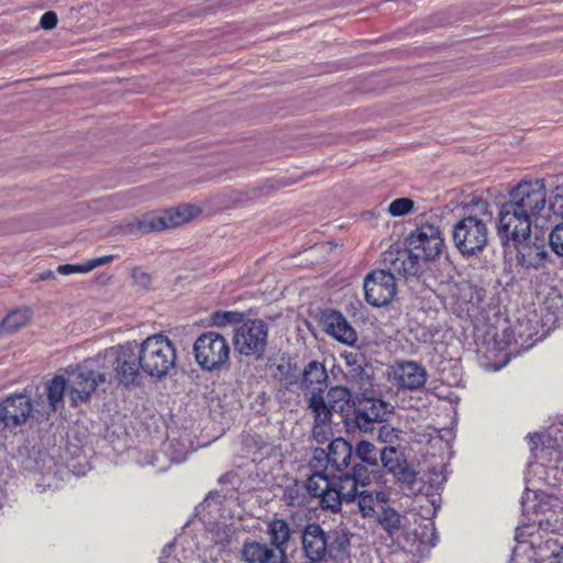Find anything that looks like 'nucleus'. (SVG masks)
Instances as JSON below:
<instances>
[{"label": "nucleus", "mask_w": 563, "mask_h": 563, "mask_svg": "<svg viewBox=\"0 0 563 563\" xmlns=\"http://www.w3.org/2000/svg\"><path fill=\"white\" fill-rule=\"evenodd\" d=\"M177 358L175 344L163 334L147 336L141 343L128 341L113 345L100 356L106 367H112L117 384L123 387L136 385L141 373L156 379L168 376Z\"/></svg>", "instance_id": "1"}, {"label": "nucleus", "mask_w": 563, "mask_h": 563, "mask_svg": "<svg viewBox=\"0 0 563 563\" xmlns=\"http://www.w3.org/2000/svg\"><path fill=\"white\" fill-rule=\"evenodd\" d=\"M103 351L92 360H87L82 366L68 367L64 374L46 383V404L38 409L42 416H51L64 408L65 395L73 406H78L90 400L98 385L115 380L112 367H106L100 360Z\"/></svg>", "instance_id": "2"}, {"label": "nucleus", "mask_w": 563, "mask_h": 563, "mask_svg": "<svg viewBox=\"0 0 563 563\" xmlns=\"http://www.w3.org/2000/svg\"><path fill=\"white\" fill-rule=\"evenodd\" d=\"M395 479L411 492L427 496V515L434 517L440 508L438 490L446 482L443 466H431L429 460H379Z\"/></svg>", "instance_id": "3"}, {"label": "nucleus", "mask_w": 563, "mask_h": 563, "mask_svg": "<svg viewBox=\"0 0 563 563\" xmlns=\"http://www.w3.org/2000/svg\"><path fill=\"white\" fill-rule=\"evenodd\" d=\"M22 471L31 476L40 493L59 488L62 482L81 477L92 467L88 460H22Z\"/></svg>", "instance_id": "4"}, {"label": "nucleus", "mask_w": 563, "mask_h": 563, "mask_svg": "<svg viewBox=\"0 0 563 563\" xmlns=\"http://www.w3.org/2000/svg\"><path fill=\"white\" fill-rule=\"evenodd\" d=\"M478 214H470L453 227V242L463 255H475L482 252L488 242L487 223L492 219L486 201L475 203Z\"/></svg>", "instance_id": "5"}, {"label": "nucleus", "mask_w": 563, "mask_h": 563, "mask_svg": "<svg viewBox=\"0 0 563 563\" xmlns=\"http://www.w3.org/2000/svg\"><path fill=\"white\" fill-rule=\"evenodd\" d=\"M393 410L390 402L365 389L353 400V410L345 415L344 424L349 431L372 432L377 423L387 420Z\"/></svg>", "instance_id": "6"}, {"label": "nucleus", "mask_w": 563, "mask_h": 563, "mask_svg": "<svg viewBox=\"0 0 563 563\" xmlns=\"http://www.w3.org/2000/svg\"><path fill=\"white\" fill-rule=\"evenodd\" d=\"M505 202L515 210L529 216L541 227L547 221L549 207L543 179L522 180L509 191Z\"/></svg>", "instance_id": "7"}, {"label": "nucleus", "mask_w": 563, "mask_h": 563, "mask_svg": "<svg viewBox=\"0 0 563 563\" xmlns=\"http://www.w3.org/2000/svg\"><path fill=\"white\" fill-rule=\"evenodd\" d=\"M200 213L194 205H181L174 209L151 211L133 220L126 227L128 233H150L181 225Z\"/></svg>", "instance_id": "8"}, {"label": "nucleus", "mask_w": 563, "mask_h": 563, "mask_svg": "<svg viewBox=\"0 0 563 563\" xmlns=\"http://www.w3.org/2000/svg\"><path fill=\"white\" fill-rule=\"evenodd\" d=\"M192 351L197 364L207 372L221 371L231 354L228 340L216 331L200 334L194 343Z\"/></svg>", "instance_id": "9"}, {"label": "nucleus", "mask_w": 563, "mask_h": 563, "mask_svg": "<svg viewBox=\"0 0 563 563\" xmlns=\"http://www.w3.org/2000/svg\"><path fill=\"white\" fill-rule=\"evenodd\" d=\"M268 339V325L261 319L242 321L234 330L233 344L244 356H263Z\"/></svg>", "instance_id": "10"}, {"label": "nucleus", "mask_w": 563, "mask_h": 563, "mask_svg": "<svg viewBox=\"0 0 563 563\" xmlns=\"http://www.w3.org/2000/svg\"><path fill=\"white\" fill-rule=\"evenodd\" d=\"M541 227L529 216L503 202L498 212L497 233L504 245L530 239L531 228Z\"/></svg>", "instance_id": "11"}, {"label": "nucleus", "mask_w": 563, "mask_h": 563, "mask_svg": "<svg viewBox=\"0 0 563 563\" xmlns=\"http://www.w3.org/2000/svg\"><path fill=\"white\" fill-rule=\"evenodd\" d=\"M407 247L421 262L435 261L444 251L445 243L439 227L423 223L407 240Z\"/></svg>", "instance_id": "12"}, {"label": "nucleus", "mask_w": 563, "mask_h": 563, "mask_svg": "<svg viewBox=\"0 0 563 563\" xmlns=\"http://www.w3.org/2000/svg\"><path fill=\"white\" fill-rule=\"evenodd\" d=\"M45 404L46 397H41L35 402V407H33L30 398L23 394L7 397L0 402V429L15 428L25 423L32 412H36L41 418H47L48 416H42L38 411Z\"/></svg>", "instance_id": "13"}, {"label": "nucleus", "mask_w": 563, "mask_h": 563, "mask_svg": "<svg viewBox=\"0 0 563 563\" xmlns=\"http://www.w3.org/2000/svg\"><path fill=\"white\" fill-rule=\"evenodd\" d=\"M365 300L373 307L388 305L396 295L395 276L385 269L373 271L364 278Z\"/></svg>", "instance_id": "14"}, {"label": "nucleus", "mask_w": 563, "mask_h": 563, "mask_svg": "<svg viewBox=\"0 0 563 563\" xmlns=\"http://www.w3.org/2000/svg\"><path fill=\"white\" fill-rule=\"evenodd\" d=\"M328 373L323 364L309 362L301 376L299 386L306 391L308 407H311L312 399H320L324 404V391L328 388Z\"/></svg>", "instance_id": "15"}, {"label": "nucleus", "mask_w": 563, "mask_h": 563, "mask_svg": "<svg viewBox=\"0 0 563 563\" xmlns=\"http://www.w3.org/2000/svg\"><path fill=\"white\" fill-rule=\"evenodd\" d=\"M389 379L399 388L417 390L421 388L427 380V371L416 362H397L389 368Z\"/></svg>", "instance_id": "16"}, {"label": "nucleus", "mask_w": 563, "mask_h": 563, "mask_svg": "<svg viewBox=\"0 0 563 563\" xmlns=\"http://www.w3.org/2000/svg\"><path fill=\"white\" fill-rule=\"evenodd\" d=\"M325 530L318 523H309L301 534L302 551L309 562H320L329 555Z\"/></svg>", "instance_id": "17"}, {"label": "nucleus", "mask_w": 563, "mask_h": 563, "mask_svg": "<svg viewBox=\"0 0 563 563\" xmlns=\"http://www.w3.org/2000/svg\"><path fill=\"white\" fill-rule=\"evenodd\" d=\"M545 474L547 468L542 463H540L538 460L529 461L525 475L527 483L526 492L523 493L520 501L523 515L534 514L538 511L539 505L536 503V499L537 490L539 488L534 483L543 481Z\"/></svg>", "instance_id": "18"}, {"label": "nucleus", "mask_w": 563, "mask_h": 563, "mask_svg": "<svg viewBox=\"0 0 563 563\" xmlns=\"http://www.w3.org/2000/svg\"><path fill=\"white\" fill-rule=\"evenodd\" d=\"M515 246L516 263L523 271H538L542 268L548 258V252L543 245L531 243L529 240L511 242Z\"/></svg>", "instance_id": "19"}, {"label": "nucleus", "mask_w": 563, "mask_h": 563, "mask_svg": "<svg viewBox=\"0 0 563 563\" xmlns=\"http://www.w3.org/2000/svg\"><path fill=\"white\" fill-rule=\"evenodd\" d=\"M285 553L264 542L246 540L241 549V560L245 563H285Z\"/></svg>", "instance_id": "20"}, {"label": "nucleus", "mask_w": 563, "mask_h": 563, "mask_svg": "<svg viewBox=\"0 0 563 563\" xmlns=\"http://www.w3.org/2000/svg\"><path fill=\"white\" fill-rule=\"evenodd\" d=\"M384 262L389 264L388 272L406 278L416 276L421 269V261L413 256L408 247L387 252Z\"/></svg>", "instance_id": "21"}, {"label": "nucleus", "mask_w": 563, "mask_h": 563, "mask_svg": "<svg viewBox=\"0 0 563 563\" xmlns=\"http://www.w3.org/2000/svg\"><path fill=\"white\" fill-rule=\"evenodd\" d=\"M328 463L333 462L336 466L338 474H333L330 476V482H327V485L334 486L338 492L341 494V498L345 499V503H351L356 499L358 494V485L357 479L350 475V472L343 471L341 466L349 467L351 460H341L339 463L338 460H325Z\"/></svg>", "instance_id": "22"}, {"label": "nucleus", "mask_w": 563, "mask_h": 563, "mask_svg": "<svg viewBox=\"0 0 563 563\" xmlns=\"http://www.w3.org/2000/svg\"><path fill=\"white\" fill-rule=\"evenodd\" d=\"M323 325L329 335L342 343L353 344L357 339L355 330L349 324L341 312L331 311L324 314Z\"/></svg>", "instance_id": "23"}, {"label": "nucleus", "mask_w": 563, "mask_h": 563, "mask_svg": "<svg viewBox=\"0 0 563 563\" xmlns=\"http://www.w3.org/2000/svg\"><path fill=\"white\" fill-rule=\"evenodd\" d=\"M530 452L532 455L551 456L560 453L561 443L556 437V429H550L544 432H534L528 434Z\"/></svg>", "instance_id": "24"}, {"label": "nucleus", "mask_w": 563, "mask_h": 563, "mask_svg": "<svg viewBox=\"0 0 563 563\" xmlns=\"http://www.w3.org/2000/svg\"><path fill=\"white\" fill-rule=\"evenodd\" d=\"M314 419L312 434L314 440L322 444L329 441L331 434V412L327 409L320 399H312L311 407H308Z\"/></svg>", "instance_id": "25"}, {"label": "nucleus", "mask_w": 563, "mask_h": 563, "mask_svg": "<svg viewBox=\"0 0 563 563\" xmlns=\"http://www.w3.org/2000/svg\"><path fill=\"white\" fill-rule=\"evenodd\" d=\"M267 532L271 539V547L286 554V547L290 539L288 523L283 519H274L269 522Z\"/></svg>", "instance_id": "26"}, {"label": "nucleus", "mask_w": 563, "mask_h": 563, "mask_svg": "<svg viewBox=\"0 0 563 563\" xmlns=\"http://www.w3.org/2000/svg\"><path fill=\"white\" fill-rule=\"evenodd\" d=\"M196 544L192 538H189L187 536L181 537L177 543H168L166 544L161 553L159 556V563H166L164 560L168 559L170 554L173 553L175 547L181 545L183 547V554L181 559L188 563H194L195 558L198 559L201 556L200 554V548L197 544L196 550L192 549V545Z\"/></svg>", "instance_id": "27"}, {"label": "nucleus", "mask_w": 563, "mask_h": 563, "mask_svg": "<svg viewBox=\"0 0 563 563\" xmlns=\"http://www.w3.org/2000/svg\"><path fill=\"white\" fill-rule=\"evenodd\" d=\"M233 533L232 526L217 522L212 528L207 529V539L213 543V548H217L218 552H222L229 547Z\"/></svg>", "instance_id": "28"}, {"label": "nucleus", "mask_w": 563, "mask_h": 563, "mask_svg": "<svg viewBox=\"0 0 563 563\" xmlns=\"http://www.w3.org/2000/svg\"><path fill=\"white\" fill-rule=\"evenodd\" d=\"M327 542L329 544V556L344 554L350 548V533L343 529H332L325 531Z\"/></svg>", "instance_id": "29"}, {"label": "nucleus", "mask_w": 563, "mask_h": 563, "mask_svg": "<svg viewBox=\"0 0 563 563\" xmlns=\"http://www.w3.org/2000/svg\"><path fill=\"white\" fill-rule=\"evenodd\" d=\"M350 401V390L343 386H334L328 390L324 406L332 415L334 411H343L349 406Z\"/></svg>", "instance_id": "30"}, {"label": "nucleus", "mask_w": 563, "mask_h": 563, "mask_svg": "<svg viewBox=\"0 0 563 563\" xmlns=\"http://www.w3.org/2000/svg\"><path fill=\"white\" fill-rule=\"evenodd\" d=\"M112 260H113L112 255H107V256H101V257H96V258L89 260L82 264L59 265L57 268V272L62 275L86 274V273L93 271L98 266L109 264Z\"/></svg>", "instance_id": "31"}, {"label": "nucleus", "mask_w": 563, "mask_h": 563, "mask_svg": "<svg viewBox=\"0 0 563 563\" xmlns=\"http://www.w3.org/2000/svg\"><path fill=\"white\" fill-rule=\"evenodd\" d=\"M379 526L390 536L398 533L401 528L400 515L391 507L382 506L377 515Z\"/></svg>", "instance_id": "32"}, {"label": "nucleus", "mask_w": 563, "mask_h": 563, "mask_svg": "<svg viewBox=\"0 0 563 563\" xmlns=\"http://www.w3.org/2000/svg\"><path fill=\"white\" fill-rule=\"evenodd\" d=\"M343 501H345V499L341 498V494L334 486H323V492L320 495V505L322 509L331 510L332 512H338L341 510Z\"/></svg>", "instance_id": "33"}, {"label": "nucleus", "mask_w": 563, "mask_h": 563, "mask_svg": "<svg viewBox=\"0 0 563 563\" xmlns=\"http://www.w3.org/2000/svg\"><path fill=\"white\" fill-rule=\"evenodd\" d=\"M31 318L30 309L16 310L9 313L2 321V329L4 331H16L23 327Z\"/></svg>", "instance_id": "34"}, {"label": "nucleus", "mask_w": 563, "mask_h": 563, "mask_svg": "<svg viewBox=\"0 0 563 563\" xmlns=\"http://www.w3.org/2000/svg\"><path fill=\"white\" fill-rule=\"evenodd\" d=\"M324 457H352V445L343 438L334 439L328 444Z\"/></svg>", "instance_id": "35"}, {"label": "nucleus", "mask_w": 563, "mask_h": 563, "mask_svg": "<svg viewBox=\"0 0 563 563\" xmlns=\"http://www.w3.org/2000/svg\"><path fill=\"white\" fill-rule=\"evenodd\" d=\"M243 314L236 311H216L210 317V323L214 327H225L242 322Z\"/></svg>", "instance_id": "36"}, {"label": "nucleus", "mask_w": 563, "mask_h": 563, "mask_svg": "<svg viewBox=\"0 0 563 563\" xmlns=\"http://www.w3.org/2000/svg\"><path fill=\"white\" fill-rule=\"evenodd\" d=\"M357 498V506L360 509V512L363 517H372L375 514V501H374V493L363 490L360 492L356 496Z\"/></svg>", "instance_id": "37"}, {"label": "nucleus", "mask_w": 563, "mask_h": 563, "mask_svg": "<svg viewBox=\"0 0 563 563\" xmlns=\"http://www.w3.org/2000/svg\"><path fill=\"white\" fill-rule=\"evenodd\" d=\"M330 482V475L321 472L313 473L307 482V489L314 497H320L323 492V486Z\"/></svg>", "instance_id": "38"}, {"label": "nucleus", "mask_w": 563, "mask_h": 563, "mask_svg": "<svg viewBox=\"0 0 563 563\" xmlns=\"http://www.w3.org/2000/svg\"><path fill=\"white\" fill-rule=\"evenodd\" d=\"M412 209L413 201L410 198L395 199L388 206V212L393 217H401L408 214Z\"/></svg>", "instance_id": "39"}, {"label": "nucleus", "mask_w": 563, "mask_h": 563, "mask_svg": "<svg viewBox=\"0 0 563 563\" xmlns=\"http://www.w3.org/2000/svg\"><path fill=\"white\" fill-rule=\"evenodd\" d=\"M8 460H0V509L8 503L9 497L3 486L12 477V470L7 466Z\"/></svg>", "instance_id": "40"}, {"label": "nucleus", "mask_w": 563, "mask_h": 563, "mask_svg": "<svg viewBox=\"0 0 563 563\" xmlns=\"http://www.w3.org/2000/svg\"><path fill=\"white\" fill-rule=\"evenodd\" d=\"M549 243L551 250L558 255L563 257V222L555 225L550 235Z\"/></svg>", "instance_id": "41"}, {"label": "nucleus", "mask_w": 563, "mask_h": 563, "mask_svg": "<svg viewBox=\"0 0 563 563\" xmlns=\"http://www.w3.org/2000/svg\"><path fill=\"white\" fill-rule=\"evenodd\" d=\"M417 536L420 538L421 543H427L431 547H434L438 541L435 527L432 521H429L427 525H424L422 531L417 532Z\"/></svg>", "instance_id": "42"}, {"label": "nucleus", "mask_w": 563, "mask_h": 563, "mask_svg": "<svg viewBox=\"0 0 563 563\" xmlns=\"http://www.w3.org/2000/svg\"><path fill=\"white\" fill-rule=\"evenodd\" d=\"M350 475L357 479L358 486H367L371 483V475L364 464H355L350 472Z\"/></svg>", "instance_id": "43"}, {"label": "nucleus", "mask_w": 563, "mask_h": 563, "mask_svg": "<svg viewBox=\"0 0 563 563\" xmlns=\"http://www.w3.org/2000/svg\"><path fill=\"white\" fill-rule=\"evenodd\" d=\"M156 461L157 460H137V465L141 468H150V472H148L150 474H158V473L167 471L170 467L172 462L180 463L184 460H170L169 463H165L164 465H161L157 468H156V464H155Z\"/></svg>", "instance_id": "44"}, {"label": "nucleus", "mask_w": 563, "mask_h": 563, "mask_svg": "<svg viewBox=\"0 0 563 563\" xmlns=\"http://www.w3.org/2000/svg\"><path fill=\"white\" fill-rule=\"evenodd\" d=\"M563 217V185L558 186L554 191L553 199L550 202L549 210Z\"/></svg>", "instance_id": "45"}, {"label": "nucleus", "mask_w": 563, "mask_h": 563, "mask_svg": "<svg viewBox=\"0 0 563 563\" xmlns=\"http://www.w3.org/2000/svg\"><path fill=\"white\" fill-rule=\"evenodd\" d=\"M398 439L397 431L390 426H382L378 432V440L383 443H394Z\"/></svg>", "instance_id": "46"}, {"label": "nucleus", "mask_w": 563, "mask_h": 563, "mask_svg": "<svg viewBox=\"0 0 563 563\" xmlns=\"http://www.w3.org/2000/svg\"><path fill=\"white\" fill-rule=\"evenodd\" d=\"M57 22H58L57 14L53 11H47L42 15L40 25L44 30H52L57 25Z\"/></svg>", "instance_id": "47"}, {"label": "nucleus", "mask_w": 563, "mask_h": 563, "mask_svg": "<svg viewBox=\"0 0 563 563\" xmlns=\"http://www.w3.org/2000/svg\"><path fill=\"white\" fill-rule=\"evenodd\" d=\"M374 450V445L368 441H361L356 446V457H367Z\"/></svg>", "instance_id": "48"}, {"label": "nucleus", "mask_w": 563, "mask_h": 563, "mask_svg": "<svg viewBox=\"0 0 563 563\" xmlns=\"http://www.w3.org/2000/svg\"><path fill=\"white\" fill-rule=\"evenodd\" d=\"M133 278L144 287H146L151 282L150 275L139 269L133 272Z\"/></svg>", "instance_id": "49"}, {"label": "nucleus", "mask_w": 563, "mask_h": 563, "mask_svg": "<svg viewBox=\"0 0 563 563\" xmlns=\"http://www.w3.org/2000/svg\"><path fill=\"white\" fill-rule=\"evenodd\" d=\"M374 493V501H375V505H386L389 500V497L388 495L385 493V492H373Z\"/></svg>", "instance_id": "50"}, {"label": "nucleus", "mask_w": 563, "mask_h": 563, "mask_svg": "<svg viewBox=\"0 0 563 563\" xmlns=\"http://www.w3.org/2000/svg\"><path fill=\"white\" fill-rule=\"evenodd\" d=\"M365 389H368L369 393L372 391L376 396V393L373 389V383H372L369 377H366V378L362 377L361 378V382H360V394L358 395H361Z\"/></svg>", "instance_id": "51"}, {"label": "nucleus", "mask_w": 563, "mask_h": 563, "mask_svg": "<svg viewBox=\"0 0 563 563\" xmlns=\"http://www.w3.org/2000/svg\"><path fill=\"white\" fill-rule=\"evenodd\" d=\"M554 563H563V547L552 554Z\"/></svg>", "instance_id": "52"}, {"label": "nucleus", "mask_w": 563, "mask_h": 563, "mask_svg": "<svg viewBox=\"0 0 563 563\" xmlns=\"http://www.w3.org/2000/svg\"><path fill=\"white\" fill-rule=\"evenodd\" d=\"M271 448L268 445H264V446H261L257 451H254L253 454H267V455H271V452H269ZM249 453H252V451H249Z\"/></svg>", "instance_id": "53"}, {"label": "nucleus", "mask_w": 563, "mask_h": 563, "mask_svg": "<svg viewBox=\"0 0 563 563\" xmlns=\"http://www.w3.org/2000/svg\"><path fill=\"white\" fill-rule=\"evenodd\" d=\"M387 453L394 454L396 453V449L394 446H385L380 452V457H385Z\"/></svg>", "instance_id": "54"}, {"label": "nucleus", "mask_w": 563, "mask_h": 563, "mask_svg": "<svg viewBox=\"0 0 563 563\" xmlns=\"http://www.w3.org/2000/svg\"><path fill=\"white\" fill-rule=\"evenodd\" d=\"M363 463H366L371 466H378V460H369V459H366V460H361Z\"/></svg>", "instance_id": "55"}, {"label": "nucleus", "mask_w": 563, "mask_h": 563, "mask_svg": "<svg viewBox=\"0 0 563 563\" xmlns=\"http://www.w3.org/2000/svg\"><path fill=\"white\" fill-rule=\"evenodd\" d=\"M98 461L101 462V463L104 462V464H107V465H111V464L117 465V462L114 460H103V459H100Z\"/></svg>", "instance_id": "56"}, {"label": "nucleus", "mask_w": 563, "mask_h": 563, "mask_svg": "<svg viewBox=\"0 0 563 563\" xmlns=\"http://www.w3.org/2000/svg\"><path fill=\"white\" fill-rule=\"evenodd\" d=\"M319 451H320L321 453H325V450H324V449H322V448H318V449H316V454H317Z\"/></svg>", "instance_id": "57"}, {"label": "nucleus", "mask_w": 563, "mask_h": 563, "mask_svg": "<svg viewBox=\"0 0 563 563\" xmlns=\"http://www.w3.org/2000/svg\"><path fill=\"white\" fill-rule=\"evenodd\" d=\"M213 496V493H209V495L207 496V498L205 499V501H208L209 498H211Z\"/></svg>", "instance_id": "58"}]
</instances>
